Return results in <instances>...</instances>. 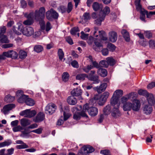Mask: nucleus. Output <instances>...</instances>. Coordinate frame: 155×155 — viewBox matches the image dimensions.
<instances>
[{"label":"nucleus","instance_id":"1","mask_svg":"<svg viewBox=\"0 0 155 155\" xmlns=\"http://www.w3.org/2000/svg\"><path fill=\"white\" fill-rule=\"evenodd\" d=\"M110 12L109 7L106 6L99 12H93L91 14L92 17L94 19L96 18L94 21V24L97 25H101V22L104 20L106 16Z\"/></svg>","mask_w":155,"mask_h":155},{"label":"nucleus","instance_id":"2","mask_svg":"<svg viewBox=\"0 0 155 155\" xmlns=\"http://www.w3.org/2000/svg\"><path fill=\"white\" fill-rule=\"evenodd\" d=\"M83 110L85 112L87 110L89 114L92 116H94L96 115L98 112L97 108L94 107H90L88 104H86L83 107Z\"/></svg>","mask_w":155,"mask_h":155},{"label":"nucleus","instance_id":"3","mask_svg":"<svg viewBox=\"0 0 155 155\" xmlns=\"http://www.w3.org/2000/svg\"><path fill=\"white\" fill-rule=\"evenodd\" d=\"M45 10L44 7L40 8L38 11L36 10L34 13V17L35 19L38 21L43 19L45 16Z\"/></svg>","mask_w":155,"mask_h":155},{"label":"nucleus","instance_id":"4","mask_svg":"<svg viewBox=\"0 0 155 155\" xmlns=\"http://www.w3.org/2000/svg\"><path fill=\"white\" fill-rule=\"evenodd\" d=\"M46 15L47 18L49 20H51L52 18L57 19L58 17V13L51 9L46 12Z\"/></svg>","mask_w":155,"mask_h":155},{"label":"nucleus","instance_id":"5","mask_svg":"<svg viewBox=\"0 0 155 155\" xmlns=\"http://www.w3.org/2000/svg\"><path fill=\"white\" fill-rule=\"evenodd\" d=\"M36 114V112L35 110H30V109H26L21 112L20 115L24 116L25 117L31 118L35 116Z\"/></svg>","mask_w":155,"mask_h":155},{"label":"nucleus","instance_id":"6","mask_svg":"<svg viewBox=\"0 0 155 155\" xmlns=\"http://www.w3.org/2000/svg\"><path fill=\"white\" fill-rule=\"evenodd\" d=\"M33 28L30 26H26L23 28L22 31V34L27 36L32 35L34 33Z\"/></svg>","mask_w":155,"mask_h":155},{"label":"nucleus","instance_id":"7","mask_svg":"<svg viewBox=\"0 0 155 155\" xmlns=\"http://www.w3.org/2000/svg\"><path fill=\"white\" fill-rule=\"evenodd\" d=\"M134 97V93L131 92L125 96L122 97L120 99V102L124 105V104L128 102L127 101L131 99V98H133Z\"/></svg>","mask_w":155,"mask_h":155},{"label":"nucleus","instance_id":"8","mask_svg":"<svg viewBox=\"0 0 155 155\" xmlns=\"http://www.w3.org/2000/svg\"><path fill=\"white\" fill-rule=\"evenodd\" d=\"M56 108V107L55 104H48L45 108L46 113L50 115L51 114L54 112Z\"/></svg>","mask_w":155,"mask_h":155},{"label":"nucleus","instance_id":"9","mask_svg":"<svg viewBox=\"0 0 155 155\" xmlns=\"http://www.w3.org/2000/svg\"><path fill=\"white\" fill-rule=\"evenodd\" d=\"M141 103L138 100H134L132 103V110L135 111H137L140 110Z\"/></svg>","mask_w":155,"mask_h":155},{"label":"nucleus","instance_id":"10","mask_svg":"<svg viewBox=\"0 0 155 155\" xmlns=\"http://www.w3.org/2000/svg\"><path fill=\"white\" fill-rule=\"evenodd\" d=\"M81 116L86 117H87V115L86 114L85 112L84 111L83 109V110L80 112H75L73 115V118L76 120H79L80 119Z\"/></svg>","mask_w":155,"mask_h":155},{"label":"nucleus","instance_id":"11","mask_svg":"<svg viewBox=\"0 0 155 155\" xmlns=\"http://www.w3.org/2000/svg\"><path fill=\"white\" fill-rule=\"evenodd\" d=\"M107 86V84L105 83L102 84L99 87H94V90L96 91L98 93H101L104 91Z\"/></svg>","mask_w":155,"mask_h":155},{"label":"nucleus","instance_id":"12","mask_svg":"<svg viewBox=\"0 0 155 155\" xmlns=\"http://www.w3.org/2000/svg\"><path fill=\"white\" fill-rule=\"evenodd\" d=\"M118 107H113L111 112L112 116L115 118H117L121 116V113L118 109Z\"/></svg>","mask_w":155,"mask_h":155},{"label":"nucleus","instance_id":"13","mask_svg":"<svg viewBox=\"0 0 155 155\" xmlns=\"http://www.w3.org/2000/svg\"><path fill=\"white\" fill-rule=\"evenodd\" d=\"M117 35L116 32L112 31L109 33V38L110 41L114 42L117 40Z\"/></svg>","mask_w":155,"mask_h":155},{"label":"nucleus","instance_id":"14","mask_svg":"<svg viewBox=\"0 0 155 155\" xmlns=\"http://www.w3.org/2000/svg\"><path fill=\"white\" fill-rule=\"evenodd\" d=\"M118 98L117 96L114 95L111 98L110 104L113 107H119V104L118 103Z\"/></svg>","mask_w":155,"mask_h":155},{"label":"nucleus","instance_id":"15","mask_svg":"<svg viewBox=\"0 0 155 155\" xmlns=\"http://www.w3.org/2000/svg\"><path fill=\"white\" fill-rule=\"evenodd\" d=\"M143 110L144 113L148 115L151 113L153 110V108L150 105L146 104L143 106Z\"/></svg>","mask_w":155,"mask_h":155},{"label":"nucleus","instance_id":"16","mask_svg":"<svg viewBox=\"0 0 155 155\" xmlns=\"http://www.w3.org/2000/svg\"><path fill=\"white\" fill-rule=\"evenodd\" d=\"M45 117V115L43 113L39 112L34 119V121L36 123L41 122L44 120Z\"/></svg>","mask_w":155,"mask_h":155},{"label":"nucleus","instance_id":"17","mask_svg":"<svg viewBox=\"0 0 155 155\" xmlns=\"http://www.w3.org/2000/svg\"><path fill=\"white\" fill-rule=\"evenodd\" d=\"M94 100L97 101L98 104L101 106L103 105L106 101L105 100L102 98V97H99L97 95L95 96L93 98L91 99L90 101H92Z\"/></svg>","mask_w":155,"mask_h":155},{"label":"nucleus","instance_id":"18","mask_svg":"<svg viewBox=\"0 0 155 155\" xmlns=\"http://www.w3.org/2000/svg\"><path fill=\"white\" fill-rule=\"evenodd\" d=\"M146 97L150 105L151 106L153 105L155 103V101L153 95L151 94H149Z\"/></svg>","mask_w":155,"mask_h":155},{"label":"nucleus","instance_id":"19","mask_svg":"<svg viewBox=\"0 0 155 155\" xmlns=\"http://www.w3.org/2000/svg\"><path fill=\"white\" fill-rule=\"evenodd\" d=\"M67 101L69 104L71 105H74L77 103L76 99L72 95L68 97Z\"/></svg>","mask_w":155,"mask_h":155},{"label":"nucleus","instance_id":"20","mask_svg":"<svg viewBox=\"0 0 155 155\" xmlns=\"http://www.w3.org/2000/svg\"><path fill=\"white\" fill-rule=\"evenodd\" d=\"M15 107V105L12 104H10L5 105L3 108V113L5 114H7L8 113V111L11 110Z\"/></svg>","mask_w":155,"mask_h":155},{"label":"nucleus","instance_id":"21","mask_svg":"<svg viewBox=\"0 0 155 155\" xmlns=\"http://www.w3.org/2000/svg\"><path fill=\"white\" fill-rule=\"evenodd\" d=\"M121 33L125 40L127 42H129L130 41V37L129 33L125 29L122 30Z\"/></svg>","mask_w":155,"mask_h":155},{"label":"nucleus","instance_id":"22","mask_svg":"<svg viewBox=\"0 0 155 155\" xmlns=\"http://www.w3.org/2000/svg\"><path fill=\"white\" fill-rule=\"evenodd\" d=\"M132 103L128 101L124 104L123 108L124 111H130L132 110Z\"/></svg>","mask_w":155,"mask_h":155},{"label":"nucleus","instance_id":"23","mask_svg":"<svg viewBox=\"0 0 155 155\" xmlns=\"http://www.w3.org/2000/svg\"><path fill=\"white\" fill-rule=\"evenodd\" d=\"M81 93L82 91L79 88L74 89L71 92V94L74 96H79L81 95Z\"/></svg>","mask_w":155,"mask_h":155},{"label":"nucleus","instance_id":"24","mask_svg":"<svg viewBox=\"0 0 155 155\" xmlns=\"http://www.w3.org/2000/svg\"><path fill=\"white\" fill-rule=\"evenodd\" d=\"M92 8L95 11H97L102 8V5L97 2H94L92 5Z\"/></svg>","mask_w":155,"mask_h":155},{"label":"nucleus","instance_id":"25","mask_svg":"<svg viewBox=\"0 0 155 155\" xmlns=\"http://www.w3.org/2000/svg\"><path fill=\"white\" fill-rule=\"evenodd\" d=\"M97 73L103 77H105L107 75V72L106 69L102 68H99Z\"/></svg>","mask_w":155,"mask_h":155},{"label":"nucleus","instance_id":"26","mask_svg":"<svg viewBox=\"0 0 155 155\" xmlns=\"http://www.w3.org/2000/svg\"><path fill=\"white\" fill-rule=\"evenodd\" d=\"M94 43L95 45L93 46V49L96 51H99V49L101 47H102V45L98 41H95Z\"/></svg>","mask_w":155,"mask_h":155},{"label":"nucleus","instance_id":"27","mask_svg":"<svg viewBox=\"0 0 155 155\" xmlns=\"http://www.w3.org/2000/svg\"><path fill=\"white\" fill-rule=\"evenodd\" d=\"M87 78L89 80L94 81L96 83H98L99 82L100 80L98 79V77L97 76H87Z\"/></svg>","mask_w":155,"mask_h":155},{"label":"nucleus","instance_id":"28","mask_svg":"<svg viewBox=\"0 0 155 155\" xmlns=\"http://www.w3.org/2000/svg\"><path fill=\"white\" fill-rule=\"evenodd\" d=\"M87 75L85 74H81L77 75L76 77V79L80 80L83 81L86 78H87Z\"/></svg>","mask_w":155,"mask_h":155},{"label":"nucleus","instance_id":"29","mask_svg":"<svg viewBox=\"0 0 155 155\" xmlns=\"http://www.w3.org/2000/svg\"><path fill=\"white\" fill-rule=\"evenodd\" d=\"M30 122L29 120L26 119H23L21 120V124L23 127H25L29 125Z\"/></svg>","mask_w":155,"mask_h":155},{"label":"nucleus","instance_id":"30","mask_svg":"<svg viewBox=\"0 0 155 155\" xmlns=\"http://www.w3.org/2000/svg\"><path fill=\"white\" fill-rule=\"evenodd\" d=\"M106 60L107 61L108 66L109 65L111 66H113L115 64L116 61L115 60L111 57H108L106 58Z\"/></svg>","mask_w":155,"mask_h":155},{"label":"nucleus","instance_id":"31","mask_svg":"<svg viewBox=\"0 0 155 155\" xmlns=\"http://www.w3.org/2000/svg\"><path fill=\"white\" fill-rule=\"evenodd\" d=\"M99 35L101 39L106 41L107 39L105 32L103 31H99Z\"/></svg>","mask_w":155,"mask_h":155},{"label":"nucleus","instance_id":"32","mask_svg":"<svg viewBox=\"0 0 155 155\" xmlns=\"http://www.w3.org/2000/svg\"><path fill=\"white\" fill-rule=\"evenodd\" d=\"M15 97L11 96L10 95H7L5 97L4 100L7 102H12L15 100Z\"/></svg>","mask_w":155,"mask_h":155},{"label":"nucleus","instance_id":"33","mask_svg":"<svg viewBox=\"0 0 155 155\" xmlns=\"http://www.w3.org/2000/svg\"><path fill=\"white\" fill-rule=\"evenodd\" d=\"M9 41L6 36L4 35H0V43H7Z\"/></svg>","mask_w":155,"mask_h":155},{"label":"nucleus","instance_id":"34","mask_svg":"<svg viewBox=\"0 0 155 155\" xmlns=\"http://www.w3.org/2000/svg\"><path fill=\"white\" fill-rule=\"evenodd\" d=\"M18 54L19 58L21 59H25L27 56L26 52L23 50L20 51Z\"/></svg>","mask_w":155,"mask_h":155},{"label":"nucleus","instance_id":"35","mask_svg":"<svg viewBox=\"0 0 155 155\" xmlns=\"http://www.w3.org/2000/svg\"><path fill=\"white\" fill-rule=\"evenodd\" d=\"M87 150V146H84L81 148L79 152L82 154L87 155L88 153Z\"/></svg>","mask_w":155,"mask_h":155},{"label":"nucleus","instance_id":"36","mask_svg":"<svg viewBox=\"0 0 155 155\" xmlns=\"http://www.w3.org/2000/svg\"><path fill=\"white\" fill-rule=\"evenodd\" d=\"M111 108L110 105H108L104 107L103 110L104 113L106 115L110 114Z\"/></svg>","mask_w":155,"mask_h":155},{"label":"nucleus","instance_id":"37","mask_svg":"<svg viewBox=\"0 0 155 155\" xmlns=\"http://www.w3.org/2000/svg\"><path fill=\"white\" fill-rule=\"evenodd\" d=\"M28 97V96L24 95L22 96L19 98L18 100V102L20 103H23L24 102L26 103V101Z\"/></svg>","mask_w":155,"mask_h":155},{"label":"nucleus","instance_id":"38","mask_svg":"<svg viewBox=\"0 0 155 155\" xmlns=\"http://www.w3.org/2000/svg\"><path fill=\"white\" fill-rule=\"evenodd\" d=\"M25 103L28 106H33L35 104V102L33 100L28 97Z\"/></svg>","mask_w":155,"mask_h":155},{"label":"nucleus","instance_id":"39","mask_svg":"<svg viewBox=\"0 0 155 155\" xmlns=\"http://www.w3.org/2000/svg\"><path fill=\"white\" fill-rule=\"evenodd\" d=\"M34 49V51L37 53L40 52L43 50V47L39 45H36L35 46Z\"/></svg>","mask_w":155,"mask_h":155},{"label":"nucleus","instance_id":"40","mask_svg":"<svg viewBox=\"0 0 155 155\" xmlns=\"http://www.w3.org/2000/svg\"><path fill=\"white\" fill-rule=\"evenodd\" d=\"M140 0H136L135 3L136 6V9L137 11H140L143 8H142L140 4Z\"/></svg>","mask_w":155,"mask_h":155},{"label":"nucleus","instance_id":"41","mask_svg":"<svg viewBox=\"0 0 155 155\" xmlns=\"http://www.w3.org/2000/svg\"><path fill=\"white\" fill-rule=\"evenodd\" d=\"M99 65L100 67L106 68L108 67V64H107V61L105 60H103L100 61L99 62Z\"/></svg>","mask_w":155,"mask_h":155},{"label":"nucleus","instance_id":"42","mask_svg":"<svg viewBox=\"0 0 155 155\" xmlns=\"http://www.w3.org/2000/svg\"><path fill=\"white\" fill-rule=\"evenodd\" d=\"M69 74L67 72H64L62 75V79L64 82L67 81L69 79Z\"/></svg>","mask_w":155,"mask_h":155},{"label":"nucleus","instance_id":"43","mask_svg":"<svg viewBox=\"0 0 155 155\" xmlns=\"http://www.w3.org/2000/svg\"><path fill=\"white\" fill-rule=\"evenodd\" d=\"M138 92L139 95L146 97H147L149 94L147 91L142 89H140L138 91Z\"/></svg>","mask_w":155,"mask_h":155},{"label":"nucleus","instance_id":"44","mask_svg":"<svg viewBox=\"0 0 155 155\" xmlns=\"http://www.w3.org/2000/svg\"><path fill=\"white\" fill-rule=\"evenodd\" d=\"M58 54L59 59L60 60H62L64 57V54L61 49H59L58 51Z\"/></svg>","mask_w":155,"mask_h":155},{"label":"nucleus","instance_id":"45","mask_svg":"<svg viewBox=\"0 0 155 155\" xmlns=\"http://www.w3.org/2000/svg\"><path fill=\"white\" fill-rule=\"evenodd\" d=\"M60 111L61 112L63 111V113H66L68 112L69 110V107L67 106H65L63 109L61 105L59 106Z\"/></svg>","mask_w":155,"mask_h":155},{"label":"nucleus","instance_id":"46","mask_svg":"<svg viewBox=\"0 0 155 155\" xmlns=\"http://www.w3.org/2000/svg\"><path fill=\"white\" fill-rule=\"evenodd\" d=\"M33 23V19H28L27 20L24 21L23 24L26 25H31Z\"/></svg>","mask_w":155,"mask_h":155},{"label":"nucleus","instance_id":"47","mask_svg":"<svg viewBox=\"0 0 155 155\" xmlns=\"http://www.w3.org/2000/svg\"><path fill=\"white\" fill-rule=\"evenodd\" d=\"M11 143L12 142L11 141H5L0 143V147H4L6 146H8L11 144Z\"/></svg>","mask_w":155,"mask_h":155},{"label":"nucleus","instance_id":"48","mask_svg":"<svg viewBox=\"0 0 155 155\" xmlns=\"http://www.w3.org/2000/svg\"><path fill=\"white\" fill-rule=\"evenodd\" d=\"M79 31L78 28V27H75L71 28L70 32L71 35H74Z\"/></svg>","mask_w":155,"mask_h":155},{"label":"nucleus","instance_id":"49","mask_svg":"<svg viewBox=\"0 0 155 155\" xmlns=\"http://www.w3.org/2000/svg\"><path fill=\"white\" fill-rule=\"evenodd\" d=\"M115 94L116 95L115 96H117L118 97V96L123 95V91L121 90H117L114 92L113 95H115Z\"/></svg>","mask_w":155,"mask_h":155},{"label":"nucleus","instance_id":"50","mask_svg":"<svg viewBox=\"0 0 155 155\" xmlns=\"http://www.w3.org/2000/svg\"><path fill=\"white\" fill-rule=\"evenodd\" d=\"M107 47L109 49L110 51H114L116 48L115 45L111 43L108 44L107 45Z\"/></svg>","mask_w":155,"mask_h":155},{"label":"nucleus","instance_id":"51","mask_svg":"<svg viewBox=\"0 0 155 155\" xmlns=\"http://www.w3.org/2000/svg\"><path fill=\"white\" fill-rule=\"evenodd\" d=\"M73 6V5L71 2H69L68 3L67 9V12L68 13H69L72 11Z\"/></svg>","mask_w":155,"mask_h":155},{"label":"nucleus","instance_id":"52","mask_svg":"<svg viewBox=\"0 0 155 155\" xmlns=\"http://www.w3.org/2000/svg\"><path fill=\"white\" fill-rule=\"evenodd\" d=\"M100 153L104 155H111L110 151L108 150H103L100 151Z\"/></svg>","mask_w":155,"mask_h":155},{"label":"nucleus","instance_id":"53","mask_svg":"<svg viewBox=\"0 0 155 155\" xmlns=\"http://www.w3.org/2000/svg\"><path fill=\"white\" fill-rule=\"evenodd\" d=\"M81 33V35L80 37L82 39L86 40L87 39L88 37V34H85L83 31H82Z\"/></svg>","mask_w":155,"mask_h":155},{"label":"nucleus","instance_id":"54","mask_svg":"<svg viewBox=\"0 0 155 155\" xmlns=\"http://www.w3.org/2000/svg\"><path fill=\"white\" fill-rule=\"evenodd\" d=\"M58 11L62 13H64L67 11V9L64 6H61L58 8Z\"/></svg>","mask_w":155,"mask_h":155},{"label":"nucleus","instance_id":"55","mask_svg":"<svg viewBox=\"0 0 155 155\" xmlns=\"http://www.w3.org/2000/svg\"><path fill=\"white\" fill-rule=\"evenodd\" d=\"M109 95V93L107 91H106L104 92L103 94L101 95V97H102L103 99H104L106 101Z\"/></svg>","mask_w":155,"mask_h":155},{"label":"nucleus","instance_id":"56","mask_svg":"<svg viewBox=\"0 0 155 155\" xmlns=\"http://www.w3.org/2000/svg\"><path fill=\"white\" fill-rule=\"evenodd\" d=\"M64 117L62 116H61V118L63 119L64 120H66L71 115V114L67 113H63Z\"/></svg>","mask_w":155,"mask_h":155},{"label":"nucleus","instance_id":"57","mask_svg":"<svg viewBox=\"0 0 155 155\" xmlns=\"http://www.w3.org/2000/svg\"><path fill=\"white\" fill-rule=\"evenodd\" d=\"M42 128L40 127L35 130H32L31 131V132L35 133L38 134H40L42 133Z\"/></svg>","mask_w":155,"mask_h":155},{"label":"nucleus","instance_id":"58","mask_svg":"<svg viewBox=\"0 0 155 155\" xmlns=\"http://www.w3.org/2000/svg\"><path fill=\"white\" fill-rule=\"evenodd\" d=\"M84 20L87 21L89 20L91 18L90 15L89 13H85L83 15Z\"/></svg>","mask_w":155,"mask_h":155},{"label":"nucleus","instance_id":"59","mask_svg":"<svg viewBox=\"0 0 155 155\" xmlns=\"http://www.w3.org/2000/svg\"><path fill=\"white\" fill-rule=\"evenodd\" d=\"M23 129L22 127L20 126H18L16 127H14L12 128L13 131L14 132H16L21 131Z\"/></svg>","mask_w":155,"mask_h":155},{"label":"nucleus","instance_id":"60","mask_svg":"<svg viewBox=\"0 0 155 155\" xmlns=\"http://www.w3.org/2000/svg\"><path fill=\"white\" fill-rule=\"evenodd\" d=\"M11 58H17L18 56V53L15 51H14L13 50H11Z\"/></svg>","mask_w":155,"mask_h":155},{"label":"nucleus","instance_id":"61","mask_svg":"<svg viewBox=\"0 0 155 155\" xmlns=\"http://www.w3.org/2000/svg\"><path fill=\"white\" fill-rule=\"evenodd\" d=\"M144 34L145 36L148 38H150L152 37V34L150 31H145Z\"/></svg>","mask_w":155,"mask_h":155},{"label":"nucleus","instance_id":"62","mask_svg":"<svg viewBox=\"0 0 155 155\" xmlns=\"http://www.w3.org/2000/svg\"><path fill=\"white\" fill-rule=\"evenodd\" d=\"M149 47L152 48H155V41L150 40L149 42Z\"/></svg>","mask_w":155,"mask_h":155},{"label":"nucleus","instance_id":"63","mask_svg":"<svg viewBox=\"0 0 155 155\" xmlns=\"http://www.w3.org/2000/svg\"><path fill=\"white\" fill-rule=\"evenodd\" d=\"M86 146L87 149L88 153H91L94 151V149L92 147L89 145H87Z\"/></svg>","mask_w":155,"mask_h":155},{"label":"nucleus","instance_id":"64","mask_svg":"<svg viewBox=\"0 0 155 155\" xmlns=\"http://www.w3.org/2000/svg\"><path fill=\"white\" fill-rule=\"evenodd\" d=\"M40 24L41 26V28L42 30H44L45 28V23L43 20V19L42 20H40Z\"/></svg>","mask_w":155,"mask_h":155}]
</instances>
